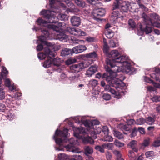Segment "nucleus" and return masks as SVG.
Instances as JSON below:
<instances>
[{
	"label": "nucleus",
	"instance_id": "obj_29",
	"mask_svg": "<svg viewBox=\"0 0 160 160\" xmlns=\"http://www.w3.org/2000/svg\"><path fill=\"white\" fill-rule=\"evenodd\" d=\"M62 62L61 59L60 58H57L53 59L52 63L54 66L58 67L60 66Z\"/></svg>",
	"mask_w": 160,
	"mask_h": 160
},
{
	"label": "nucleus",
	"instance_id": "obj_56",
	"mask_svg": "<svg viewBox=\"0 0 160 160\" xmlns=\"http://www.w3.org/2000/svg\"><path fill=\"white\" fill-rule=\"evenodd\" d=\"M137 132L138 131L137 128L136 127H134L133 129L132 130V132L130 134V137H133L136 136Z\"/></svg>",
	"mask_w": 160,
	"mask_h": 160
},
{
	"label": "nucleus",
	"instance_id": "obj_3",
	"mask_svg": "<svg viewBox=\"0 0 160 160\" xmlns=\"http://www.w3.org/2000/svg\"><path fill=\"white\" fill-rule=\"evenodd\" d=\"M68 130L64 129L62 131L57 129L55 131L53 137V139L55 141L56 144L60 145L63 142L62 138H66L68 136Z\"/></svg>",
	"mask_w": 160,
	"mask_h": 160
},
{
	"label": "nucleus",
	"instance_id": "obj_45",
	"mask_svg": "<svg viewBox=\"0 0 160 160\" xmlns=\"http://www.w3.org/2000/svg\"><path fill=\"white\" fill-rule=\"evenodd\" d=\"M115 145L119 148L122 147L124 146V143L123 142H121L118 140H116L114 142Z\"/></svg>",
	"mask_w": 160,
	"mask_h": 160
},
{
	"label": "nucleus",
	"instance_id": "obj_2",
	"mask_svg": "<svg viewBox=\"0 0 160 160\" xmlns=\"http://www.w3.org/2000/svg\"><path fill=\"white\" fill-rule=\"evenodd\" d=\"M142 17L145 22L143 25H140V30L146 34L151 33L152 30V28L150 26L152 25L153 24L151 19L144 13L143 14Z\"/></svg>",
	"mask_w": 160,
	"mask_h": 160
},
{
	"label": "nucleus",
	"instance_id": "obj_7",
	"mask_svg": "<svg viewBox=\"0 0 160 160\" xmlns=\"http://www.w3.org/2000/svg\"><path fill=\"white\" fill-rule=\"evenodd\" d=\"M105 9L98 8L94 9L92 12V15L93 16V18L96 20L98 21L100 20V18L105 15Z\"/></svg>",
	"mask_w": 160,
	"mask_h": 160
},
{
	"label": "nucleus",
	"instance_id": "obj_16",
	"mask_svg": "<svg viewBox=\"0 0 160 160\" xmlns=\"http://www.w3.org/2000/svg\"><path fill=\"white\" fill-rule=\"evenodd\" d=\"M81 138L82 139V142L84 144H92L94 142L93 139L91 137L89 136L88 134L84 136Z\"/></svg>",
	"mask_w": 160,
	"mask_h": 160
},
{
	"label": "nucleus",
	"instance_id": "obj_39",
	"mask_svg": "<svg viewBox=\"0 0 160 160\" xmlns=\"http://www.w3.org/2000/svg\"><path fill=\"white\" fill-rule=\"evenodd\" d=\"M58 158L59 160H68V156L64 153L59 154Z\"/></svg>",
	"mask_w": 160,
	"mask_h": 160
},
{
	"label": "nucleus",
	"instance_id": "obj_60",
	"mask_svg": "<svg viewBox=\"0 0 160 160\" xmlns=\"http://www.w3.org/2000/svg\"><path fill=\"white\" fill-rule=\"evenodd\" d=\"M134 151L132 150H129V151L128 153V156L129 157H131L132 158V159H134V160H135L136 159H134V157L135 156L134 153Z\"/></svg>",
	"mask_w": 160,
	"mask_h": 160
},
{
	"label": "nucleus",
	"instance_id": "obj_61",
	"mask_svg": "<svg viewBox=\"0 0 160 160\" xmlns=\"http://www.w3.org/2000/svg\"><path fill=\"white\" fill-rule=\"evenodd\" d=\"M151 16L155 19L160 21V17L156 13L152 14Z\"/></svg>",
	"mask_w": 160,
	"mask_h": 160
},
{
	"label": "nucleus",
	"instance_id": "obj_8",
	"mask_svg": "<svg viewBox=\"0 0 160 160\" xmlns=\"http://www.w3.org/2000/svg\"><path fill=\"white\" fill-rule=\"evenodd\" d=\"M83 62L72 65L70 66V72L72 73H78L85 68L86 67L84 65Z\"/></svg>",
	"mask_w": 160,
	"mask_h": 160
},
{
	"label": "nucleus",
	"instance_id": "obj_12",
	"mask_svg": "<svg viewBox=\"0 0 160 160\" xmlns=\"http://www.w3.org/2000/svg\"><path fill=\"white\" fill-rule=\"evenodd\" d=\"M74 53L73 48L72 49L65 48L62 50L61 55L62 57L70 56Z\"/></svg>",
	"mask_w": 160,
	"mask_h": 160
},
{
	"label": "nucleus",
	"instance_id": "obj_15",
	"mask_svg": "<svg viewBox=\"0 0 160 160\" xmlns=\"http://www.w3.org/2000/svg\"><path fill=\"white\" fill-rule=\"evenodd\" d=\"M70 21L72 25L75 26H78L81 23L80 18L77 16H72L71 18Z\"/></svg>",
	"mask_w": 160,
	"mask_h": 160
},
{
	"label": "nucleus",
	"instance_id": "obj_25",
	"mask_svg": "<svg viewBox=\"0 0 160 160\" xmlns=\"http://www.w3.org/2000/svg\"><path fill=\"white\" fill-rule=\"evenodd\" d=\"M155 119V116L154 117L149 116L146 118L145 122L149 125H152L154 123Z\"/></svg>",
	"mask_w": 160,
	"mask_h": 160
},
{
	"label": "nucleus",
	"instance_id": "obj_50",
	"mask_svg": "<svg viewBox=\"0 0 160 160\" xmlns=\"http://www.w3.org/2000/svg\"><path fill=\"white\" fill-rule=\"evenodd\" d=\"M104 137V139L105 141L111 142L113 141V138L112 136L109 135L108 134Z\"/></svg>",
	"mask_w": 160,
	"mask_h": 160
},
{
	"label": "nucleus",
	"instance_id": "obj_57",
	"mask_svg": "<svg viewBox=\"0 0 160 160\" xmlns=\"http://www.w3.org/2000/svg\"><path fill=\"white\" fill-rule=\"evenodd\" d=\"M150 143V139L148 138L147 139H145L142 143V146H144L145 147L148 146Z\"/></svg>",
	"mask_w": 160,
	"mask_h": 160
},
{
	"label": "nucleus",
	"instance_id": "obj_14",
	"mask_svg": "<svg viewBox=\"0 0 160 160\" xmlns=\"http://www.w3.org/2000/svg\"><path fill=\"white\" fill-rule=\"evenodd\" d=\"M4 115L7 119L10 121L13 120L15 117V114L13 111L10 108H8V109L5 111Z\"/></svg>",
	"mask_w": 160,
	"mask_h": 160
},
{
	"label": "nucleus",
	"instance_id": "obj_13",
	"mask_svg": "<svg viewBox=\"0 0 160 160\" xmlns=\"http://www.w3.org/2000/svg\"><path fill=\"white\" fill-rule=\"evenodd\" d=\"M128 148H131L134 152H138V151L137 142L136 140H133L130 142L128 144Z\"/></svg>",
	"mask_w": 160,
	"mask_h": 160
},
{
	"label": "nucleus",
	"instance_id": "obj_55",
	"mask_svg": "<svg viewBox=\"0 0 160 160\" xmlns=\"http://www.w3.org/2000/svg\"><path fill=\"white\" fill-rule=\"evenodd\" d=\"M8 109L6 108L5 105L2 103H0V112L5 113V111Z\"/></svg>",
	"mask_w": 160,
	"mask_h": 160
},
{
	"label": "nucleus",
	"instance_id": "obj_51",
	"mask_svg": "<svg viewBox=\"0 0 160 160\" xmlns=\"http://www.w3.org/2000/svg\"><path fill=\"white\" fill-rule=\"evenodd\" d=\"M6 103L7 107L10 109L12 107H14L13 103L9 99L6 100Z\"/></svg>",
	"mask_w": 160,
	"mask_h": 160
},
{
	"label": "nucleus",
	"instance_id": "obj_4",
	"mask_svg": "<svg viewBox=\"0 0 160 160\" xmlns=\"http://www.w3.org/2000/svg\"><path fill=\"white\" fill-rule=\"evenodd\" d=\"M44 53L39 52L38 54V57L40 60H43L46 58H51L55 57V54L53 51H51L48 47L44 48Z\"/></svg>",
	"mask_w": 160,
	"mask_h": 160
},
{
	"label": "nucleus",
	"instance_id": "obj_6",
	"mask_svg": "<svg viewBox=\"0 0 160 160\" xmlns=\"http://www.w3.org/2000/svg\"><path fill=\"white\" fill-rule=\"evenodd\" d=\"M108 82V83L112 87H115L116 89L120 88L125 86V83L119 79L112 77Z\"/></svg>",
	"mask_w": 160,
	"mask_h": 160
},
{
	"label": "nucleus",
	"instance_id": "obj_5",
	"mask_svg": "<svg viewBox=\"0 0 160 160\" xmlns=\"http://www.w3.org/2000/svg\"><path fill=\"white\" fill-rule=\"evenodd\" d=\"M107 64L109 65L112 68L115 67V66H116L115 64L116 62L123 64L126 63V64H127L128 63H129L128 62L125 60V57H123L122 56L118 58H115L108 59L107 60Z\"/></svg>",
	"mask_w": 160,
	"mask_h": 160
},
{
	"label": "nucleus",
	"instance_id": "obj_42",
	"mask_svg": "<svg viewBox=\"0 0 160 160\" xmlns=\"http://www.w3.org/2000/svg\"><path fill=\"white\" fill-rule=\"evenodd\" d=\"M98 82L97 80L92 79L89 81V85L90 86L92 87H95L98 84Z\"/></svg>",
	"mask_w": 160,
	"mask_h": 160
},
{
	"label": "nucleus",
	"instance_id": "obj_54",
	"mask_svg": "<svg viewBox=\"0 0 160 160\" xmlns=\"http://www.w3.org/2000/svg\"><path fill=\"white\" fill-rule=\"evenodd\" d=\"M102 98L106 101L110 100L111 98L110 95L108 93H104L102 96Z\"/></svg>",
	"mask_w": 160,
	"mask_h": 160
},
{
	"label": "nucleus",
	"instance_id": "obj_53",
	"mask_svg": "<svg viewBox=\"0 0 160 160\" xmlns=\"http://www.w3.org/2000/svg\"><path fill=\"white\" fill-rule=\"evenodd\" d=\"M49 28H51L54 31H55L57 32H59L60 30V28L59 27L56 25H50L48 27Z\"/></svg>",
	"mask_w": 160,
	"mask_h": 160
},
{
	"label": "nucleus",
	"instance_id": "obj_34",
	"mask_svg": "<svg viewBox=\"0 0 160 160\" xmlns=\"http://www.w3.org/2000/svg\"><path fill=\"white\" fill-rule=\"evenodd\" d=\"M112 17H114L116 18V19H117L118 18H124V16L123 15H121L120 13L119 12L116 11H113L112 13Z\"/></svg>",
	"mask_w": 160,
	"mask_h": 160
},
{
	"label": "nucleus",
	"instance_id": "obj_19",
	"mask_svg": "<svg viewBox=\"0 0 160 160\" xmlns=\"http://www.w3.org/2000/svg\"><path fill=\"white\" fill-rule=\"evenodd\" d=\"M111 143H104L102 145H97L95 147V149L98 151H99L103 153L104 152V148L107 147L110 148L111 147Z\"/></svg>",
	"mask_w": 160,
	"mask_h": 160
},
{
	"label": "nucleus",
	"instance_id": "obj_21",
	"mask_svg": "<svg viewBox=\"0 0 160 160\" xmlns=\"http://www.w3.org/2000/svg\"><path fill=\"white\" fill-rule=\"evenodd\" d=\"M4 79L5 85L6 87H7L8 88L9 90L11 91H12L13 90L16 91L17 90V88L15 87L13 84L11 85V81L9 79L6 78Z\"/></svg>",
	"mask_w": 160,
	"mask_h": 160
},
{
	"label": "nucleus",
	"instance_id": "obj_44",
	"mask_svg": "<svg viewBox=\"0 0 160 160\" xmlns=\"http://www.w3.org/2000/svg\"><path fill=\"white\" fill-rule=\"evenodd\" d=\"M108 50L109 48L107 44L106 43L104 44V45L103 46V52L105 55L108 57L109 53Z\"/></svg>",
	"mask_w": 160,
	"mask_h": 160
},
{
	"label": "nucleus",
	"instance_id": "obj_58",
	"mask_svg": "<svg viewBox=\"0 0 160 160\" xmlns=\"http://www.w3.org/2000/svg\"><path fill=\"white\" fill-rule=\"evenodd\" d=\"M152 146L155 147L160 146V140H157L154 141L152 144Z\"/></svg>",
	"mask_w": 160,
	"mask_h": 160
},
{
	"label": "nucleus",
	"instance_id": "obj_11",
	"mask_svg": "<svg viewBox=\"0 0 160 160\" xmlns=\"http://www.w3.org/2000/svg\"><path fill=\"white\" fill-rule=\"evenodd\" d=\"M108 59H107L106 60V62L107 65L105 66L106 72L109 73L110 74L112 75L113 73H116L119 72V68L118 67L115 66V67L112 68L109 65L107 64V60Z\"/></svg>",
	"mask_w": 160,
	"mask_h": 160
},
{
	"label": "nucleus",
	"instance_id": "obj_26",
	"mask_svg": "<svg viewBox=\"0 0 160 160\" xmlns=\"http://www.w3.org/2000/svg\"><path fill=\"white\" fill-rule=\"evenodd\" d=\"M74 35L78 36H85L86 35V33L84 31H81L80 29L77 28H75Z\"/></svg>",
	"mask_w": 160,
	"mask_h": 160
},
{
	"label": "nucleus",
	"instance_id": "obj_33",
	"mask_svg": "<svg viewBox=\"0 0 160 160\" xmlns=\"http://www.w3.org/2000/svg\"><path fill=\"white\" fill-rule=\"evenodd\" d=\"M113 133L114 136L118 139H120L123 138H124L123 134L121 132L115 130H114Z\"/></svg>",
	"mask_w": 160,
	"mask_h": 160
},
{
	"label": "nucleus",
	"instance_id": "obj_37",
	"mask_svg": "<svg viewBox=\"0 0 160 160\" xmlns=\"http://www.w3.org/2000/svg\"><path fill=\"white\" fill-rule=\"evenodd\" d=\"M145 155L147 158L150 159L153 158L155 156L154 152L152 151L147 152L145 153Z\"/></svg>",
	"mask_w": 160,
	"mask_h": 160
},
{
	"label": "nucleus",
	"instance_id": "obj_30",
	"mask_svg": "<svg viewBox=\"0 0 160 160\" xmlns=\"http://www.w3.org/2000/svg\"><path fill=\"white\" fill-rule=\"evenodd\" d=\"M105 34L108 38L111 39L114 36V32L111 29H108L106 31Z\"/></svg>",
	"mask_w": 160,
	"mask_h": 160
},
{
	"label": "nucleus",
	"instance_id": "obj_10",
	"mask_svg": "<svg viewBox=\"0 0 160 160\" xmlns=\"http://www.w3.org/2000/svg\"><path fill=\"white\" fill-rule=\"evenodd\" d=\"M88 134L85 128L80 127L78 128L74 133V136L78 138H81L84 136Z\"/></svg>",
	"mask_w": 160,
	"mask_h": 160
},
{
	"label": "nucleus",
	"instance_id": "obj_40",
	"mask_svg": "<svg viewBox=\"0 0 160 160\" xmlns=\"http://www.w3.org/2000/svg\"><path fill=\"white\" fill-rule=\"evenodd\" d=\"M112 74H110L109 73L107 72L104 73L102 76V78L103 79H105L106 81L108 82L109 81V80L110 79Z\"/></svg>",
	"mask_w": 160,
	"mask_h": 160
},
{
	"label": "nucleus",
	"instance_id": "obj_35",
	"mask_svg": "<svg viewBox=\"0 0 160 160\" xmlns=\"http://www.w3.org/2000/svg\"><path fill=\"white\" fill-rule=\"evenodd\" d=\"M2 70L1 72H0V74L3 76L4 78H7V75L8 74V72L6 67L4 66H2Z\"/></svg>",
	"mask_w": 160,
	"mask_h": 160
},
{
	"label": "nucleus",
	"instance_id": "obj_27",
	"mask_svg": "<svg viewBox=\"0 0 160 160\" xmlns=\"http://www.w3.org/2000/svg\"><path fill=\"white\" fill-rule=\"evenodd\" d=\"M52 58H47V59L43 62V66L45 68H48L50 67L52 63L51 60Z\"/></svg>",
	"mask_w": 160,
	"mask_h": 160
},
{
	"label": "nucleus",
	"instance_id": "obj_64",
	"mask_svg": "<svg viewBox=\"0 0 160 160\" xmlns=\"http://www.w3.org/2000/svg\"><path fill=\"white\" fill-rule=\"evenodd\" d=\"M82 122L86 127H90V125L91 122L87 120L83 121Z\"/></svg>",
	"mask_w": 160,
	"mask_h": 160
},
{
	"label": "nucleus",
	"instance_id": "obj_18",
	"mask_svg": "<svg viewBox=\"0 0 160 160\" xmlns=\"http://www.w3.org/2000/svg\"><path fill=\"white\" fill-rule=\"evenodd\" d=\"M97 71V67L96 66H92L87 71L86 75L88 77H90Z\"/></svg>",
	"mask_w": 160,
	"mask_h": 160
},
{
	"label": "nucleus",
	"instance_id": "obj_59",
	"mask_svg": "<svg viewBox=\"0 0 160 160\" xmlns=\"http://www.w3.org/2000/svg\"><path fill=\"white\" fill-rule=\"evenodd\" d=\"M47 38L44 37L43 36L41 35V36H40L38 38V39L39 41L41 42L42 44H44L46 42V39Z\"/></svg>",
	"mask_w": 160,
	"mask_h": 160
},
{
	"label": "nucleus",
	"instance_id": "obj_17",
	"mask_svg": "<svg viewBox=\"0 0 160 160\" xmlns=\"http://www.w3.org/2000/svg\"><path fill=\"white\" fill-rule=\"evenodd\" d=\"M74 53L77 54L81 53L87 49L85 45H79L74 47L73 48Z\"/></svg>",
	"mask_w": 160,
	"mask_h": 160
},
{
	"label": "nucleus",
	"instance_id": "obj_43",
	"mask_svg": "<svg viewBox=\"0 0 160 160\" xmlns=\"http://www.w3.org/2000/svg\"><path fill=\"white\" fill-rule=\"evenodd\" d=\"M5 94L3 87H0V100H2L5 98Z\"/></svg>",
	"mask_w": 160,
	"mask_h": 160
},
{
	"label": "nucleus",
	"instance_id": "obj_9",
	"mask_svg": "<svg viewBox=\"0 0 160 160\" xmlns=\"http://www.w3.org/2000/svg\"><path fill=\"white\" fill-rule=\"evenodd\" d=\"M123 72L129 75L134 74L136 73L137 69L132 67L131 64L129 63L124 66Z\"/></svg>",
	"mask_w": 160,
	"mask_h": 160
},
{
	"label": "nucleus",
	"instance_id": "obj_32",
	"mask_svg": "<svg viewBox=\"0 0 160 160\" xmlns=\"http://www.w3.org/2000/svg\"><path fill=\"white\" fill-rule=\"evenodd\" d=\"M128 125H124L122 123H120L118 125V127L120 128L122 130H124L127 131H130L131 129L130 128L128 127Z\"/></svg>",
	"mask_w": 160,
	"mask_h": 160
},
{
	"label": "nucleus",
	"instance_id": "obj_1",
	"mask_svg": "<svg viewBox=\"0 0 160 160\" xmlns=\"http://www.w3.org/2000/svg\"><path fill=\"white\" fill-rule=\"evenodd\" d=\"M52 12L49 10H42L40 13L41 15H42L43 18L45 20H44L41 18H39L36 21V23L38 25L43 26L44 24L47 23H55L53 19L56 17L52 14Z\"/></svg>",
	"mask_w": 160,
	"mask_h": 160
},
{
	"label": "nucleus",
	"instance_id": "obj_63",
	"mask_svg": "<svg viewBox=\"0 0 160 160\" xmlns=\"http://www.w3.org/2000/svg\"><path fill=\"white\" fill-rule=\"evenodd\" d=\"M114 92H111V93L112 94L115 95V97L118 98H120L121 96L120 93L119 92L116 91L115 90Z\"/></svg>",
	"mask_w": 160,
	"mask_h": 160
},
{
	"label": "nucleus",
	"instance_id": "obj_62",
	"mask_svg": "<svg viewBox=\"0 0 160 160\" xmlns=\"http://www.w3.org/2000/svg\"><path fill=\"white\" fill-rule=\"evenodd\" d=\"M152 100L153 102H155L160 101V96H154L152 98Z\"/></svg>",
	"mask_w": 160,
	"mask_h": 160
},
{
	"label": "nucleus",
	"instance_id": "obj_41",
	"mask_svg": "<svg viewBox=\"0 0 160 160\" xmlns=\"http://www.w3.org/2000/svg\"><path fill=\"white\" fill-rule=\"evenodd\" d=\"M82 0H74L75 3L78 6L84 7L85 6V3Z\"/></svg>",
	"mask_w": 160,
	"mask_h": 160
},
{
	"label": "nucleus",
	"instance_id": "obj_23",
	"mask_svg": "<svg viewBox=\"0 0 160 160\" xmlns=\"http://www.w3.org/2000/svg\"><path fill=\"white\" fill-rule=\"evenodd\" d=\"M122 2V0H114L112 5V10H114L118 9Z\"/></svg>",
	"mask_w": 160,
	"mask_h": 160
},
{
	"label": "nucleus",
	"instance_id": "obj_46",
	"mask_svg": "<svg viewBox=\"0 0 160 160\" xmlns=\"http://www.w3.org/2000/svg\"><path fill=\"white\" fill-rule=\"evenodd\" d=\"M145 122V119L142 118H140L137 119L136 121V124L138 125H142Z\"/></svg>",
	"mask_w": 160,
	"mask_h": 160
},
{
	"label": "nucleus",
	"instance_id": "obj_31",
	"mask_svg": "<svg viewBox=\"0 0 160 160\" xmlns=\"http://www.w3.org/2000/svg\"><path fill=\"white\" fill-rule=\"evenodd\" d=\"M85 57L88 58H98V55L96 52L95 51L92 52H90L87 53L85 55Z\"/></svg>",
	"mask_w": 160,
	"mask_h": 160
},
{
	"label": "nucleus",
	"instance_id": "obj_28",
	"mask_svg": "<svg viewBox=\"0 0 160 160\" xmlns=\"http://www.w3.org/2000/svg\"><path fill=\"white\" fill-rule=\"evenodd\" d=\"M119 53L118 52V51L114 50L110 52L109 53L108 57L109 58H118L117 57L119 56Z\"/></svg>",
	"mask_w": 160,
	"mask_h": 160
},
{
	"label": "nucleus",
	"instance_id": "obj_49",
	"mask_svg": "<svg viewBox=\"0 0 160 160\" xmlns=\"http://www.w3.org/2000/svg\"><path fill=\"white\" fill-rule=\"evenodd\" d=\"M111 86L109 85H107L105 87L104 90L105 91H108V92L111 93L114 92V89L111 87Z\"/></svg>",
	"mask_w": 160,
	"mask_h": 160
},
{
	"label": "nucleus",
	"instance_id": "obj_20",
	"mask_svg": "<svg viewBox=\"0 0 160 160\" xmlns=\"http://www.w3.org/2000/svg\"><path fill=\"white\" fill-rule=\"evenodd\" d=\"M130 4L128 2H123L120 7V11L122 12H126L129 10Z\"/></svg>",
	"mask_w": 160,
	"mask_h": 160
},
{
	"label": "nucleus",
	"instance_id": "obj_47",
	"mask_svg": "<svg viewBox=\"0 0 160 160\" xmlns=\"http://www.w3.org/2000/svg\"><path fill=\"white\" fill-rule=\"evenodd\" d=\"M150 77L151 78L155 79L157 82H160V79L159 77V75L155 73H152L150 74Z\"/></svg>",
	"mask_w": 160,
	"mask_h": 160
},
{
	"label": "nucleus",
	"instance_id": "obj_24",
	"mask_svg": "<svg viewBox=\"0 0 160 160\" xmlns=\"http://www.w3.org/2000/svg\"><path fill=\"white\" fill-rule=\"evenodd\" d=\"M58 38L61 41L65 42L67 41L68 36L63 32H60L58 35Z\"/></svg>",
	"mask_w": 160,
	"mask_h": 160
},
{
	"label": "nucleus",
	"instance_id": "obj_52",
	"mask_svg": "<svg viewBox=\"0 0 160 160\" xmlns=\"http://www.w3.org/2000/svg\"><path fill=\"white\" fill-rule=\"evenodd\" d=\"M129 25L132 29L135 28L136 24L134 21L132 19H130L128 21Z\"/></svg>",
	"mask_w": 160,
	"mask_h": 160
},
{
	"label": "nucleus",
	"instance_id": "obj_48",
	"mask_svg": "<svg viewBox=\"0 0 160 160\" xmlns=\"http://www.w3.org/2000/svg\"><path fill=\"white\" fill-rule=\"evenodd\" d=\"M58 18L61 21H65L67 19V16L65 14H60L58 16Z\"/></svg>",
	"mask_w": 160,
	"mask_h": 160
},
{
	"label": "nucleus",
	"instance_id": "obj_22",
	"mask_svg": "<svg viewBox=\"0 0 160 160\" xmlns=\"http://www.w3.org/2000/svg\"><path fill=\"white\" fill-rule=\"evenodd\" d=\"M84 153L88 157V158H92L90 156H88V155H91L93 153V149L92 148L89 146H86L84 147Z\"/></svg>",
	"mask_w": 160,
	"mask_h": 160
},
{
	"label": "nucleus",
	"instance_id": "obj_36",
	"mask_svg": "<svg viewBox=\"0 0 160 160\" xmlns=\"http://www.w3.org/2000/svg\"><path fill=\"white\" fill-rule=\"evenodd\" d=\"M41 31L42 32V35L44 37L48 38L49 35V33L48 28H42Z\"/></svg>",
	"mask_w": 160,
	"mask_h": 160
},
{
	"label": "nucleus",
	"instance_id": "obj_38",
	"mask_svg": "<svg viewBox=\"0 0 160 160\" xmlns=\"http://www.w3.org/2000/svg\"><path fill=\"white\" fill-rule=\"evenodd\" d=\"M75 28L70 27H67L65 30V32L66 33H69L71 34L74 35V33Z\"/></svg>",
	"mask_w": 160,
	"mask_h": 160
}]
</instances>
